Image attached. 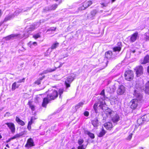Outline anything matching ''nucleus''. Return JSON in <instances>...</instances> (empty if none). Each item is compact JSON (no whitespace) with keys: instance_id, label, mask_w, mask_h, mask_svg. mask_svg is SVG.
Returning a JSON list of instances; mask_svg holds the SVG:
<instances>
[{"instance_id":"nucleus-1","label":"nucleus","mask_w":149,"mask_h":149,"mask_svg":"<svg viewBox=\"0 0 149 149\" xmlns=\"http://www.w3.org/2000/svg\"><path fill=\"white\" fill-rule=\"evenodd\" d=\"M139 88V90L138 89H135L134 93V95L136 98L132 99L130 102V108L132 109H135L136 108L139 104L143 98V96L140 93Z\"/></svg>"},{"instance_id":"nucleus-2","label":"nucleus","mask_w":149,"mask_h":149,"mask_svg":"<svg viewBox=\"0 0 149 149\" xmlns=\"http://www.w3.org/2000/svg\"><path fill=\"white\" fill-rule=\"evenodd\" d=\"M101 96L99 97V102L95 103L93 106L94 109L96 113L99 112L97 107L98 104H100L99 107L104 111V107L106 105L105 102L104 101L105 99L104 90H102L100 93Z\"/></svg>"},{"instance_id":"nucleus-3","label":"nucleus","mask_w":149,"mask_h":149,"mask_svg":"<svg viewBox=\"0 0 149 149\" xmlns=\"http://www.w3.org/2000/svg\"><path fill=\"white\" fill-rule=\"evenodd\" d=\"M101 96L99 97V102L95 103L93 106L94 109L96 113L99 112L97 107L98 104H100L99 107L104 111V107L106 105L105 102L104 101L105 99L104 90H102L100 93Z\"/></svg>"},{"instance_id":"nucleus-4","label":"nucleus","mask_w":149,"mask_h":149,"mask_svg":"<svg viewBox=\"0 0 149 149\" xmlns=\"http://www.w3.org/2000/svg\"><path fill=\"white\" fill-rule=\"evenodd\" d=\"M58 96V93L55 90L53 91L52 93L48 95L46 97L43 99L42 105L43 107H46L47 104L49 101L54 100L57 98Z\"/></svg>"},{"instance_id":"nucleus-5","label":"nucleus","mask_w":149,"mask_h":149,"mask_svg":"<svg viewBox=\"0 0 149 149\" xmlns=\"http://www.w3.org/2000/svg\"><path fill=\"white\" fill-rule=\"evenodd\" d=\"M105 113L108 117L111 118L112 120L114 123H117L119 120V116L109 108H107L106 110Z\"/></svg>"},{"instance_id":"nucleus-6","label":"nucleus","mask_w":149,"mask_h":149,"mask_svg":"<svg viewBox=\"0 0 149 149\" xmlns=\"http://www.w3.org/2000/svg\"><path fill=\"white\" fill-rule=\"evenodd\" d=\"M124 76L126 80L130 81L133 78L134 74L133 72L131 70H128L125 72Z\"/></svg>"},{"instance_id":"nucleus-7","label":"nucleus","mask_w":149,"mask_h":149,"mask_svg":"<svg viewBox=\"0 0 149 149\" xmlns=\"http://www.w3.org/2000/svg\"><path fill=\"white\" fill-rule=\"evenodd\" d=\"M92 3V1H85L82 3V5L79 8L80 10H84L88 8Z\"/></svg>"},{"instance_id":"nucleus-8","label":"nucleus","mask_w":149,"mask_h":149,"mask_svg":"<svg viewBox=\"0 0 149 149\" xmlns=\"http://www.w3.org/2000/svg\"><path fill=\"white\" fill-rule=\"evenodd\" d=\"M136 75L139 77L143 74V67L141 65L137 66L135 68Z\"/></svg>"},{"instance_id":"nucleus-9","label":"nucleus","mask_w":149,"mask_h":149,"mask_svg":"<svg viewBox=\"0 0 149 149\" xmlns=\"http://www.w3.org/2000/svg\"><path fill=\"white\" fill-rule=\"evenodd\" d=\"M5 124L8 126L11 132L12 133H14L15 132V127L14 124L12 123H6Z\"/></svg>"},{"instance_id":"nucleus-10","label":"nucleus","mask_w":149,"mask_h":149,"mask_svg":"<svg viewBox=\"0 0 149 149\" xmlns=\"http://www.w3.org/2000/svg\"><path fill=\"white\" fill-rule=\"evenodd\" d=\"M73 80L74 78L72 76H70L67 78L65 82V84L67 88L70 86V84Z\"/></svg>"},{"instance_id":"nucleus-11","label":"nucleus","mask_w":149,"mask_h":149,"mask_svg":"<svg viewBox=\"0 0 149 149\" xmlns=\"http://www.w3.org/2000/svg\"><path fill=\"white\" fill-rule=\"evenodd\" d=\"M125 89L124 86L122 85H120L117 90V93L118 95H122L125 92Z\"/></svg>"},{"instance_id":"nucleus-12","label":"nucleus","mask_w":149,"mask_h":149,"mask_svg":"<svg viewBox=\"0 0 149 149\" xmlns=\"http://www.w3.org/2000/svg\"><path fill=\"white\" fill-rule=\"evenodd\" d=\"M34 146L33 141L31 138H30L28 140L27 143L25 145V147H30Z\"/></svg>"},{"instance_id":"nucleus-13","label":"nucleus","mask_w":149,"mask_h":149,"mask_svg":"<svg viewBox=\"0 0 149 149\" xmlns=\"http://www.w3.org/2000/svg\"><path fill=\"white\" fill-rule=\"evenodd\" d=\"M138 33L137 32H136L133 34L132 35L130 36V40L131 42H135L137 36H138Z\"/></svg>"},{"instance_id":"nucleus-14","label":"nucleus","mask_w":149,"mask_h":149,"mask_svg":"<svg viewBox=\"0 0 149 149\" xmlns=\"http://www.w3.org/2000/svg\"><path fill=\"white\" fill-rule=\"evenodd\" d=\"M116 88L114 85H113L110 87H107L106 91L109 93H113L115 90Z\"/></svg>"},{"instance_id":"nucleus-15","label":"nucleus","mask_w":149,"mask_h":149,"mask_svg":"<svg viewBox=\"0 0 149 149\" xmlns=\"http://www.w3.org/2000/svg\"><path fill=\"white\" fill-rule=\"evenodd\" d=\"M104 127L108 130H110L112 127V124L111 123L108 122L105 123L104 125Z\"/></svg>"},{"instance_id":"nucleus-16","label":"nucleus","mask_w":149,"mask_h":149,"mask_svg":"<svg viewBox=\"0 0 149 149\" xmlns=\"http://www.w3.org/2000/svg\"><path fill=\"white\" fill-rule=\"evenodd\" d=\"M149 62V55L146 56L144 58L143 61H141V64H144Z\"/></svg>"},{"instance_id":"nucleus-17","label":"nucleus","mask_w":149,"mask_h":149,"mask_svg":"<svg viewBox=\"0 0 149 149\" xmlns=\"http://www.w3.org/2000/svg\"><path fill=\"white\" fill-rule=\"evenodd\" d=\"M16 121L19 125L22 126H24L25 125V123L22 120H20L19 118L16 116L15 119Z\"/></svg>"},{"instance_id":"nucleus-18","label":"nucleus","mask_w":149,"mask_h":149,"mask_svg":"<svg viewBox=\"0 0 149 149\" xmlns=\"http://www.w3.org/2000/svg\"><path fill=\"white\" fill-rule=\"evenodd\" d=\"M20 86V84H18L17 82H14L12 86L11 90L12 91L15 90L16 88H17Z\"/></svg>"},{"instance_id":"nucleus-19","label":"nucleus","mask_w":149,"mask_h":149,"mask_svg":"<svg viewBox=\"0 0 149 149\" xmlns=\"http://www.w3.org/2000/svg\"><path fill=\"white\" fill-rule=\"evenodd\" d=\"M112 52L111 51H109L106 52L105 53L106 58L108 59H111L112 57Z\"/></svg>"},{"instance_id":"nucleus-20","label":"nucleus","mask_w":149,"mask_h":149,"mask_svg":"<svg viewBox=\"0 0 149 149\" xmlns=\"http://www.w3.org/2000/svg\"><path fill=\"white\" fill-rule=\"evenodd\" d=\"M106 131L102 127V129L101 131L98 134V136L100 137H101L104 136L106 133Z\"/></svg>"},{"instance_id":"nucleus-21","label":"nucleus","mask_w":149,"mask_h":149,"mask_svg":"<svg viewBox=\"0 0 149 149\" xmlns=\"http://www.w3.org/2000/svg\"><path fill=\"white\" fill-rule=\"evenodd\" d=\"M98 121L97 118H95L92 121V125L94 127H97L98 125Z\"/></svg>"},{"instance_id":"nucleus-22","label":"nucleus","mask_w":149,"mask_h":149,"mask_svg":"<svg viewBox=\"0 0 149 149\" xmlns=\"http://www.w3.org/2000/svg\"><path fill=\"white\" fill-rule=\"evenodd\" d=\"M18 35L17 34H12L4 38L6 40H9L12 38L16 37Z\"/></svg>"},{"instance_id":"nucleus-23","label":"nucleus","mask_w":149,"mask_h":149,"mask_svg":"<svg viewBox=\"0 0 149 149\" xmlns=\"http://www.w3.org/2000/svg\"><path fill=\"white\" fill-rule=\"evenodd\" d=\"M56 69V68H55L54 69H52L51 68L48 69L47 70L44 71L42 74H46L48 72H53V71H55V70Z\"/></svg>"},{"instance_id":"nucleus-24","label":"nucleus","mask_w":149,"mask_h":149,"mask_svg":"<svg viewBox=\"0 0 149 149\" xmlns=\"http://www.w3.org/2000/svg\"><path fill=\"white\" fill-rule=\"evenodd\" d=\"M145 92L146 93L149 94V81L145 85Z\"/></svg>"},{"instance_id":"nucleus-25","label":"nucleus","mask_w":149,"mask_h":149,"mask_svg":"<svg viewBox=\"0 0 149 149\" xmlns=\"http://www.w3.org/2000/svg\"><path fill=\"white\" fill-rule=\"evenodd\" d=\"M22 11L24 12L26 10H24L23 11L22 9H18L15 11L13 15H14V16L17 15L19 13L22 12Z\"/></svg>"},{"instance_id":"nucleus-26","label":"nucleus","mask_w":149,"mask_h":149,"mask_svg":"<svg viewBox=\"0 0 149 149\" xmlns=\"http://www.w3.org/2000/svg\"><path fill=\"white\" fill-rule=\"evenodd\" d=\"M14 17V16L13 15H8L5 17L4 19V21L6 22L8 20H10L11 19L13 18Z\"/></svg>"},{"instance_id":"nucleus-27","label":"nucleus","mask_w":149,"mask_h":149,"mask_svg":"<svg viewBox=\"0 0 149 149\" xmlns=\"http://www.w3.org/2000/svg\"><path fill=\"white\" fill-rule=\"evenodd\" d=\"M85 102L83 101L82 102H80L78 103L75 107V108L76 109H78L80 107H82L83 105L84 104Z\"/></svg>"},{"instance_id":"nucleus-28","label":"nucleus","mask_w":149,"mask_h":149,"mask_svg":"<svg viewBox=\"0 0 149 149\" xmlns=\"http://www.w3.org/2000/svg\"><path fill=\"white\" fill-rule=\"evenodd\" d=\"M121 49V47L120 46L115 47L113 48V51L114 52L120 51Z\"/></svg>"},{"instance_id":"nucleus-29","label":"nucleus","mask_w":149,"mask_h":149,"mask_svg":"<svg viewBox=\"0 0 149 149\" xmlns=\"http://www.w3.org/2000/svg\"><path fill=\"white\" fill-rule=\"evenodd\" d=\"M59 43L58 42H56L52 45L51 47V49H53L56 48L58 47Z\"/></svg>"},{"instance_id":"nucleus-30","label":"nucleus","mask_w":149,"mask_h":149,"mask_svg":"<svg viewBox=\"0 0 149 149\" xmlns=\"http://www.w3.org/2000/svg\"><path fill=\"white\" fill-rule=\"evenodd\" d=\"M87 134L91 139H94L95 138V136L93 134L89 132V131L87 132Z\"/></svg>"},{"instance_id":"nucleus-31","label":"nucleus","mask_w":149,"mask_h":149,"mask_svg":"<svg viewBox=\"0 0 149 149\" xmlns=\"http://www.w3.org/2000/svg\"><path fill=\"white\" fill-rule=\"evenodd\" d=\"M97 11L96 10H93L91 12V17H94L97 13Z\"/></svg>"},{"instance_id":"nucleus-32","label":"nucleus","mask_w":149,"mask_h":149,"mask_svg":"<svg viewBox=\"0 0 149 149\" xmlns=\"http://www.w3.org/2000/svg\"><path fill=\"white\" fill-rule=\"evenodd\" d=\"M25 131L21 132L19 134H17L15 135L16 138H19L21 136H22L24 134V132Z\"/></svg>"},{"instance_id":"nucleus-33","label":"nucleus","mask_w":149,"mask_h":149,"mask_svg":"<svg viewBox=\"0 0 149 149\" xmlns=\"http://www.w3.org/2000/svg\"><path fill=\"white\" fill-rule=\"evenodd\" d=\"M137 123L139 125L142 124L143 123V119L142 118H140L138 119L137 120Z\"/></svg>"},{"instance_id":"nucleus-34","label":"nucleus","mask_w":149,"mask_h":149,"mask_svg":"<svg viewBox=\"0 0 149 149\" xmlns=\"http://www.w3.org/2000/svg\"><path fill=\"white\" fill-rule=\"evenodd\" d=\"M44 77H41L39 78L35 82V84H37L38 85H39L40 84L41 82L42 79L44 78Z\"/></svg>"},{"instance_id":"nucleus-35","label":"nucleus","mask_w":149,"mask_h":149,"mask_svg":"<svg viewBox=\"0 0 149 149\" xmlns=\"http://www.w3.org/2000/svg\"><path fill=\"white\" fill-rule=\"evenodd\" d=\"M58 5L57 4H55L52 5V6L50 8L49 10H54L57 8Z\"/></svg>"},{"instance_id":"nucleus-36","label":"nucleus","mask_w":149,"mask_h":149,"mask_svg":"<svg viewBox=\"0 0 149 149\" xmlns=\"http://www.w3.org/2000/svg\"><path fill=\"white\" fill-rule=\"evenodd\" d=\"M86 147V146L84 145V144L79 146L78 147V149H85Z\"/></svg>"},{"instance_id":"nucleus-37","label":"nucleus","mask_w":149,"mask_h":149,"mask_svg":"<svg viewBox=\"0 0 149 149\" xmlns=\"http://www.w3.org/2000/svg\"><path fill=\"white\" fill-rule=\"evenodd\" d=\"M111 99L114 100L115 102L118 101L119 100V99L118 98L117 96H114L113 97H112V98Z\"/></svg>"},{"instance_id":"nucleus-38","label":"nucleus","mask_w":149,"mask_h":149,"mask_svg":"<svg viewBox=\"0 0 149 149\" xmlns=\"http://www.w3.org/2000/svg\"><path fill=\"white\" fill-rule=\"evenodd\" d=\"M29 107L31 108V110L33 111H34L35 110V106L32 105L31 103L29 102Z\"/></svg>"},{"instance_id":"nucleus-39","label":"nucleus","mask_w":149,"mask_h":149,"mask_svg":"<svg viewBox=\"0 0 149 149\" xmlns=\"http://www.w3.org/2000/svg\"><path fill=\"white\" fill-rule=\"evenodd\" d=\"M58 92L59 95V97L61 98V95L63 94V89H59Z\"/></svg>"},{"instance_id":"nucleus-40","label":"nucleus","mask_w":149,"mask_h":149,"mask_svg":"<svg viewBox=\"0 0 149 149\" xmlns=\"http://www.w3.org/2000/svg\"><path fill=\"white\" fill-rule=\"evenodd\" d=\"M84 142V140L82 139H80L78 141V143L79 145H81Z\"/></svg>"},{"instance_id":"nucleus-41","label":"nucleus","mask_w":149,"mask_h":149,"mask_svg":"<svg viewBox=\"0 0 149 149\" xmlns=\"http://www.w3.org/2000/svg\"><path fill=\"white\" fill-rule=\"evenodd\" d=\"M40 37V35L39 33H38L33 36V37L35 39H37Z\"/></svg>"},{"instance_id":"nucleus-42","label":"nucleus","mask_w":149,"mask_h":149,"mask_svg":"<svg viewBox=\"0 0 149 149\" xmlns=\"http://www.w3.org/2000/svg\"><path fill=\"white\" fill-rule=\"evenodd\" d=\"M56 28H54V27H53V28H50L47 31V32H48V31H55L56 30Z\"/></svg>"},{"instance_id":"nucleus-43","label":"nucleus","mask_w":149,"mask_h":149,"mask_svg":"<svg viewBox=\"0 0 149 149\" xmlns=\"http://www.w3.org/2000/svg\"><path fill=\"white\" fill-rule=\"evenodd\" d=\"M25 79V78H23L22 79L19 80L17 82V83H21L22 82H24V81Z\"/></svg>"},{"instance_id":"nucleus-44","label":"nucleus","mask_w":149,"mask_h":149,"mask_svg":"<svg viewBox=\"0 0 149 149\" xmlns=\"http://www.w3.org/2000/svg\"><path fill=\"white\" fill-rule=\"evenodd\" d=\"M36 28L34 26H31L29 28V29L30 31H33Z\"/></svg>"},{"instance_id":"nucleus-45","label":"nucleus","mask_w":149,"mask_h":149,"mask_svg":"<svg viewBox=\"0 0 149 149\" xmlns=\"http://www.w3.org/2000/svg\"><path fill=\"white\" fill-rule=\"evenodd\" d=\"M84 115L86 116H88L89 115V113L88 111H85L84 113Z\"/></svg>"},{"instance_id":"nucleus-46","label":"nucleus","mask_w":149,"mask_h":149,"mask_svg":"<svg viewBox=\"0 0 149 149\" xmlns=\"http://www.w3.org/2000/svg\"><path fill=\"white\" fill-rule=\"evenodd\" d=\"M33 117H32L30 121L29 122L28 124L31 125L33 123Z\"/></svg>"},{"instance_id":"nucleus-47","label":"nucleus","mask_w":149,"mask_h":149,"mask_svg":"<svg viewBox=\"0 0 149 149\" xmlns=\"http://www.w3.org/2000/svg\"><path fill=\"white\" fill-rule=\"evenodd\" d=\"M132 134H130L128 136L127 139L130 140L132 137Z\"/></svg>"},{"instance_id":"nucleus-48","label":"nucleus","mask_w":149,"mask_h":149,"mask_svg":"<svg viewBox=\"0 0 149 149\" xmlns=\"http://www.w3.org/2000/svg\"><path fill=\"white\" fill-rule=\"evenodd\" d=\"M101 5L103 6V7H106L108 5V3H101Z\"/></svg>"},{"instance_id":"nucleus-49","label":"nucleus","mask_w":149,"mask_h":149,"mask_svg":"<svg viewBox=\"0 0 149 149\" xmlns=\"http://www.w3.org/2000/svg\"><path fill=\"white\" fill-rule=\"evenodd\" d=\"M145 36H146V39L148 40H149V36H148L147 33H145Z\"/></svg>"},{"instance_id":"nucleus-50","label":"nucleus","mask_w":149,"mask_h":149,"mask_svg":"<svg viewBox=\"0 0 149 149\" xmlns=\"http://www.w3.org/2000/svg\"><path fill=\"white\" fill-rule=\"evenodd\" d=\"M31 125H29V124H28V125L27 128L29 130H30L31 129Z\"/></svg>"},{"instance_id":"nucleus-51","label":"nucleus","mask_w":149,"mask_h":149,"mask_svg":"<svg viewBox=\"0 0 149 149\" xmlns=\"http://www.w3.org/2000/svg\"><path fill=\"white\" fill-rule=\"evenodd\" d=\"M108 61L106 60L103 63H105V67H106L107 66V63H108Z\"/></svg>"},{"instance_id":"nucleus-52","label":"nucleus","mask_w":149,"mask_h":149,"mask_svg":"<svg viewBox=\"0 0 149 149\" xmlns=\"http://www.w3.org/2000/svg\"><path fill=\"white\" fill-rule=\"evenodd\" d=\"M11 140V138H10L9 139H8V140L6 141V142L7 143H8Z\"/></svg>"},{"instance_id":"nucleus-53","label":"nucleus","mask_w":149,"mask_h":149,"mask_svg":"<svg viewBox=\"0 0 149 149\" xmlns=\"http://www.w3.org/2000/svg\"><path fill=\"white\" fill-rule=\"evenodd\" d=\"M16 138L15 135L12 138H11V140L13 139Z\"/></svg>"},{"instance_id":"nucleus-54","label":"nucleus","mask_w":149,"mask_h":149,"mask_svg":"<svg viewBox=\"0 0 149 149\" xmlns=\"http://www.w3.org/2000/svg\"><path fill=\"white\" fill-rule=\"evenodd\" d=\"M10 115V113L9 112H7L6 113V114H5V115L6 116V115H8V116H9Z\"/></svg>"},{"instance_id":"nucleus-55","label":"nucleus","mask_w":149,"mask_h":149,"mask_svg":"<svg viewBox=\"0 0 149 149\" xmlns=\"http://www.w3.org/2000/svg\"><path fill=\"white\" fill-rule=\"evenodd\" d=\"M33 44L35 46H36L37 45V43L36 42H33Z\"/></svg>"},{"instance_id":"nucleus-56","label":"nucleus","mask_w":149,"mask_h":149,"mask_svg":"<svg viewBox=\"0 0 149 149\" xmlns=\"http://www.w3.org/2000/svg\"><path fill=\"white\" fill-rule=\"evenodd\" d=\"M2 14V11L1 10H0V17H1Z\"/></svg>"},{"instance_id":"nucleus-57","label":"nucleus","mask_w":149,"mask_h":149,"mask_svg":"<svg viewBox=\"0 0 149 149\" xmlns=\"http://www.w3.org/2000/svg\"><path fill=\"white\" fill-rule=\"evenodd\" d=\"M59 4H60L62 2V1L61 0H59Z\"/></svg>"},{"instance_id":"nucleus-58","label":"nucleus","mask_w":149,"mask_h":149,"mask_svg":"<svg viewBox=\"0 0 149 149\" xmlns=\"http://www.w3.org/2000/svg\"><path fill=\"white\" fill-rule=\"evenodd\" d=\"M147 71L149 73V66L148 67Z\"/></svg>"},{"instance_id":"nucleus-59","label":"nucleus","mask_w":149,"mask_h":149,"mask_svg":"<svg viewBox=\"0 0 149 149\" xmlns=\"http://www.w3.org/2000/svg\"><path fill=\"white\" fill-rule=\"evenodd\" d=\"M136 51L135 50H133L132 51V52L133 53H134Z\"/></svg>"},{"instance_id":"nucleus-60","label":"nucleus","mask_w":149,"mask_h":149,"mask_svg":"<svg viewBox=\"0 0 149 149\" xmlns=\"http://www.w3.org/2000/svg\"><path fill=\"white\" fill-rule=\"evenodd\" d=\"M6 147H7L8 148H9V146L8 145V144H7L6 145Z\"/></svg>"},{"instance_id":"nucleus-61","label":"nucleus","mask_w":149,"mask_h":149,"mask_svg":"<svg viewBox=\"0 0 149 149\" xmlns=\"http://www.w3.org/2000/svg\"><path fill=\"white\" fill-rule=\"evenodd\" d=\"M116 0H111V2L112 3L114 2Z\"/></svg>"},{"instance_id":"nucleus-62","label":"nucleus","mask_w":149,"mask_h":149,"mask_svg":"<svg viewBox=\"0 0 149 149\" xmlns=\"http://www.w3.org/2000/svg\"><path fill=\"white\" fill-rule=\"evenodd\" d=\"M2 136H1V135L0 134V139L2 138Z\"/></svg>"},{"instance_id":"nucleus-63","label":"nucleus","mask_w":149,"mask_h":149,"mask_svg":"<svg viewBox=\"0 0 149 149\" xmlns=\"http://www.w3.org/2000/svg\"><path fill=\"white\" fill-rule=\"evenodd\" d=\"M71 149H77L75 148L74 147H73Z\"/></svg>"},{"instance_id":"nucleus-64","label":"nucleus","mask_w":149,"mask_h":149,"mask_svg":"<svg viewBox=\"0 0 149 149\" xmlns=\"http://www.w3.org/2000/svg\"><path fill=\"white\" fill-rule=\"evenodd\" d=\"M55 1H59V0H55Z\"/></svg>"}]
</instances>
